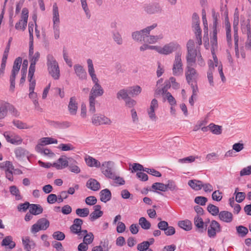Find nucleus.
Masks as SVG:
<instances>
[{"label":"nucleus","instance_id":"nucleus-1","mask_svg":"<svg viewBox=\"0 0 251 251\" xmlns=\"http://www.w3.org/2000/svg\"><path fill=\"white\" fill-rule=\"evenodd\" d=\"M213 60H209L208 62V70L207 72V77L210 86H214L213 81V74L218 72L220 75L223 82L226 81V77L223 71V66L221 62H219L218 59L214 53L212 51Z\"/></svg>","mask_w":251,"mask_h":251},{"label":"nucleus","instance_id":"nucleus-2","mask_svg":"<svg viewBox=\"0 0 251 251\" xmlns=\"http://www.w3.org/2000/svg\"><path fill=\"white\" fill-rule=\"evenodd\" d=\"M87 63L88 73L91 78L93 83H94V85L91 90L89 97H92L95 98L100 97L103 94L104 90L100 85L99 80L95 73L92 60L90 58L88 59L87 60Z\"/></svg>","mask_w":251,"mask_h":251},{"label":"nucleus","instance_id":"nucleus-3","mask_svg":"<svg viewBox=\"0 0 251 251\" xmlns=\"http://www.w3.org/2000/svg\"><path fill=\"white\" fill-rule=\"evenodd\" d=\"M47 65L49 74L55 80L60 77V70L58 62L52 54L47 56Z\"/></svg>","mask_w":251,"mask_h":251},{"label":"nucleus","instance_id":"nucleus-4","mask_svg":"<svg viewBox=\"0 0 251 251\" xmlns=\"http://www.w3.org/2000/svg\"><path fill=\"white\" fill-rule=\"evenodd\" d=\"M53 32L55 40L60 37V19L58 7L56 3L53 5L52 9Z\"/></svg>","mask_w":251,"mask_h":251},{"label":"nucleus","instance_id":"nucleus-5","mask_svg":"<svg viewBox=\"0 0 251 251\" xmlns=\"http://www.w3.org/2000/svg\"><path fill=\"white\" fill-rule=\"evenodd\" d=\"M157 24H153L140 30L135 31L132 33L131 37L133 40L137 42H145V37L147 34H150V32L157 27Z\"/></svg>","mask_w":251,"mask_h":251},{"label":"nucleus","instance_id":"nucleus-6","mask_svg":"<svg viewBox=\"0 0 251 251\" xmlns=\"http://www.w3.org/2000/svg\"><path fill=\"white\" fill-rule=\"evenodd\" d=\"M181 56L182 52L180 51H178L175 53L172 67L173 74L175 76H180L183 74V69Z\"/></svg>","mask_w":251,"mask_h":251},{"label":"nucleus","instance_id":"nucleus-7","mask_svg":"<svg viewBox=\"0 0 251 251\" xmlns=\"http://www.w3.org/2000/svg\"><path fill=\"white\" fill-rule=\"evenodd\" d=\"M22 59L21 57H19L17 58L13 64V68L11 72V75L10 77V90L12 91H14L15 84V78L16 75L19 73L21 64Z\"/></svg>","mask_w":251,"mask_h":251},{"label":"nucleus","instance_id":"nucleus-8","mask_svg":"<svg viewBox=\"0 0 251 251\" xmlns=\"http://www.w3.org/2000/svg\"><path fill=\"white\" fill-rule=\"evenodd\" d=\"M100 170L101 173L108 178L114 177V174L116 173L114 169V163L111 161L103 162L100 164Z\"/></svg>","mask_w":251,"mask_h":251},{"label":"nucleus","instance_id":"nucleus-9","mask_svg":"<svg viewBox=\"0 0 251 251\" xmlns=\"http://www.w3.org/2000/svg\"><path fill=\"white\" fill-rule=\"evenodd\" d=\"M180 46L176 42H171L160 47L159 54L168 55L173 52L180 50Z\"/></svg>","mask_w":251,"mask_h":251},{"label":"nucleus","instance_id":"nucleus-10","mask_svg":"<svg viewBox=\"0 0 251 251\" xmlns=\"http://www.w3.org/2000/svg\"><path fill=\"white\" fill-rule=\"evenodd\" d=\"M185 77L188 84L197 83L199 74L192 65H187L185 70Z\"/></svg>","mask_w":251,"mask_h":251},{"label":"nucleus","instance_id":"nucleus-11","mask_svg":"<svg viewBox=\"0 0 251 251\" xmlns=\"http://www.w3.org/2000/svg\"><path fill=\"white\" fill-rule=\"evenodd\" d=\"M28 18V10L26 8H24L22 11L20 20L15 24V28L17 30L24 31L26 27Z\"/></svg>","mask_w":251,"mask_h":251},{"label":"nucleus","instance_id":"nucleus-12","mask_svg":"<svg viewBox=\"0 0 251 251\" xmlns=\"http://www.w3.org/2000/svg\"><path fill=\"white\" fill-rule=\"evenodd\" d=\"M91 120L92 124L96 126L102 125L110 126L112 123L110 118L102 114H94Z\"/></svg>","mask_w":251,"mask_h":251},{"label":"nucleus","instance_id":"nucleus-13","mask_svg":"<svg viewBox=\"0 0 251 251\" xmlns=\"http://www.w3.org/2000/svg\"><path fill=\"white\" fill-rule=\"evenodd\" d=\"M158 108V102L157 100L153 99L151 102L149 108L147 109V112L150 120L153 122H155L158 120V117L155 114V110Z\"/></svg>","mask_w":251,"mask_h":251},{"label":"nucleus","instance_id":"nucleus-14","mask_svg":"<svg viewBox=\"0 0 251 251\" xmlns=\"http://www.w3.org/2000/svg\"><path fill=\"white\" fill-rule=\"evenodd\" d=\"M50 226V222L46 218H41L39 219L37 223L32 225L31 231L32 233H35L40 230H46Z\"/></svg>","mask_w":251,"mask_h":251},{"label":"nucleus","instance_id":"nucleus-15","mask_svg":"<svg viewBox=\"0 0 251 251\" xmlns=\"http://www.w3.org/2000/svg\"><path fill=\"white\" fill-rule=\"evenodd\" d=\"M221 227L219 223L216 221L213 220L207 229V235L210 238H215L217 232H220Z\"/></svg>","mask_w":251,"mask_h":251},{"label":"nucleus","instance_id":"nucleus-16","mask_svg":"<svg viewBox=\"0 0 251 251\" xmlns=\"http://www.w3.org/2000/svg\"><path fill=\"white\" fill-rule=\"evenodd\" d=\"M3 135L6 141L12 144L20 145L23 141L20 136L12 132L6 131Z\"/></svg>","mask_w":251,"mask_h":251},{"label":"nucleus","instance_id":"nucleus-17","mask_svg":"<svg viewBox=\"0 0 251 251\" xmlns=\"http://www.w3.org/2000/svg\"><path fill=\"white\" fill-rule=\"evenodd\" d=\"M144 11L148 14H152L161 11V8L159 3L156 2L146 4L144 6Z\"/></svg>","mask_w":251,"mask_h":251},{"label":"nucleus","instance_id":"nucleus-18","mask_svg":"<svg viewBox=\"0 0 251 251\" xmlns=\"http://www.w3.org/2000/svg\"><path fill=\"white\" fill-rule=\"evenodd\" d=\"M75 73L79 79L83 80L87 79V73L83 67L79 64L74 66Z\"/></svg>","mask_w":251,"mask_h":251},{"label":"nucleus","instance_id":"nucleus-19","mask_svg":"<svg viewBox=\"0 0 251 251\" xmlns=\"http://www.w3.org/2000/svg\"><path fill=\"white\" fill-rule=\"evenodd\" d=\"M242 31L247 34V40L245 43V48L247 50H251V25L248 23L245 26L242 27Z\"/></svg>","mask_w":251,"mask_h":251},{"label":"nucleus","instance_id":"nucleus-20","mask_svg":"<svg viewBox=\"0 0 251 251\" xmlns=\"http://www.w3.org/2000/svg\"><path fill=\"white\" fill-rule=\"evenodd\" d=\"M69 161L67 160L65 156L60 157L56 162L52 164V167L58 170H61L68 166Z\"/></svg>","mask_w":251,"mask_h":251},{"label":"nucleus","instance_id":"nucleus-21","mask_svg":"<svg viewBox=\"0 0 251 251\" xmlns=\"http://www.w3.org/2000/svg\"><path fill=\"white\" fill-rule=\"evenodd\" d=\"M82 224L83 220L82 219L79 218L75 219L73 225L70 227L71 231L75 234H79V232L81 231Z\"/></svg>","mask_w":251,"mask_h":251},{"label":"nucleus","instance_id":"nucleus-22","mask_svg":"<svg viewBox=\"0 0 251 251\" xmlns=\"http://www.w3.org/2000/svg\"><path fill=\"white\" fill-rule=\"evenodd\" d=\"M198 52L196 50H187L186 55L187 65H192L193 63L196 62V56H198Z\"/></svg>","mask_w":251,"mask_h":251},{"label":"nucleus","instance_id":"nucleus-23","mask_svg":"<svg viewBox=\"0 0 251 251\" xmlns=\"http://www.w3.org/2000/svg\"><path fill=\"white\" fill-rule=\"evenodd\" d=\"M22 243L24 249L26 251H30L35 246L34 241L31 240L29 237L22 238Z\"/></svg>","mask_w":251,"mask_h":251},{"label":"nucleus","instance_id":"nucleus-24","mask_svg":"<svg viewBox=\"0 0 251 251\" xmlns=\"http://www.w3.org/2000/svg\"><path fill=\"white\" fill-rule=\"evenodd\" d=\"M163 38V36L162 34L158 35H152L150 34H147L145 37L144 43L149 44H153L157 42L159 40Z\"/></svg>","mask_w":251,"mask_h":251},{"label":"nucleus","instance_id":"nucleus-25","mask_svg":"<svg viewBox=\"0 0 251 251\" xmlns=\"http://www.w3.org/2000/svg\"><path fill=\"white\" fill-rule=\"evenodd\" d=\"M68 109L71 115H75L76 114L77 110V103L75 97H71L68 104Z\"/></svg>","mask_w":251,"mask_h":251},{"label":"nucleus","instance_id":"nucleus-26","mask_svg":"<svg viewBox=\"0 0 251 251\" xmlns=\"http://www.w3.org/2000/svg\"><path fill=\"white\" fill-rule=\"evenodd\" d=\"M219 219L226 223H230L232 221L233 216L231 212L222 211L219 214Z\"/></svg>","mask_w":251,"mask_h":251},{"label":"nucleus","instance_id":"nucleus-27","mask_svg":"<svg viewBox=\"0 0 251 251\" xmlns=\"http://www.w3.org/2000/svg\"><path fill=\"white\" fill-rule=\"evenodd\" d=\"M1 245L9 249H12L15 247L16 244L13 241V238L11 236H7L2 240Z\"/></svg>","mask_w":251,"mask_h":251},{"label":"nucleus","instance_id":"nucleus-28","mask_svg":"<svg viewBox=\"0 0 251 251\" xmlns=\"http://www.w3.org/2000/svg\"><path fill=\"white\" fill-rule=\"evenodd\" d=\"M85 161L89 167L96 168H100V167L101 164L100 162L92 156L87 155L85 157Z\"/></svg>","mask_w":251,"mask_h":251},{"label":"nucleus","instance_id":"nucleus-29","mask_svg":"<svg viewBox=\"0 0 251 251\" xmlns=\"http://www.w3.org/2000/svg\"><path fill=\"white\" fill-rule=\"evenodd\" d=\"M100 200L104 203L108 201L111 199V193L108 189H104L100 192Z\"/></svg>","mask_w":251,"mask_h":251},{"label":"nucleus","instance_id":"nucleus-30","mask_svg":"<svg viewBox=\"0 0 251 251\" xmlns=\"http://www.w3.org/2000/svg\"><path fill=\"white\" fill-rule=\"evenodd\" d=\"M86 186L94 191L99 190L100 187V183L96 179L93 178H90L87 181Z\"/></svg>","mask_w":251,"mask_h":251},{"label":"nucleus","instance_id":"nucleus-31","mask_svg":"<svg viewBox=\"0 0 251 251\" xmlns=\"http://www.w3.org/2000/svg\"><path fill=\"white\" fill-rule=\"evenodd\" d=\"M194 223L200 231L202 232L203 231L204 226L206 224V222L204 223L202 218H201L199 215H197L194 217Z\"/></svg>","mask_w":251,"mask_h":251},{"label":"nucleus","instance_id":"nucleus-32","mask_svg":"<svg viewBox=\"0 0 251 251\" xmlns=\"http://www.w3.org/2000/svg\"><path fill=\"white\" fill-rule=\"evenodd\" d=\"M29 210L32 215H37L43 212V209L40 204H30Z\"/></svg>","mask_w":251,"mask_h":251},{"label":"nucleus","instance_id":"nucleus-33","mask_svg":"<svg viewBox=\"0 0 251 251\" xmlns=\"http://www.w3.org/2000/svg\"><path fill=\"white\" fill-rule=\"evenodd\" d=\"M188 184L192 189L195 191L200 190L202 188V181L196 179L189 180Z\"/></svg>","mask_w":251,"mask_h":251},{"label":"nucleus","instance_id":"nucleus-34","mask_svg":"<svg viewBox=\"0 0 251 251\" xmlns=\"http://www.w3.org/2000/svg\"><path fill=\"white\" fill-rule=\"evenodd\" d=\"M112 37L114 42L119 46L124 43V39L121 34L119 31H112Z\"/></svg>","mask_w":251,"mask_h":251},{"label":"nucleus","instance_id":"nucleus-35","mask_svg":"<svg viewBox=\"0 0 251 251\" xmlns=\"http://www.w3.org/2000/svg\"><path fill=\"white\" fill-rule=\"evenodd\" d=\"M178 225L180 228L186 231L190 230L192 227V223L188 220L179 221Z\"/></svg>","mask_w":251,"mask_h":251},{"label":"nucleus","instance_id":"nucleus-36","mask_svg":"<svg viewBox=\"0 0 251 251\" xmlns=\"http://www.w3.org/2000/svg\"><path fill=\"white\" fill-rule=\"evenodd\" d=\"M196 159H199L201 160V157L199 156H189L183 158L179 159L178 160V162L180 163L184 164V163H190L193 162L195 161Z\"/></svg>","mask_w":251,"mask_h":251},{"label":"nucleus","instance_id":"nucleus-37","mask_svg":"<svg viewBox=\"0 0 251 251\" xmlns=\"http://www.w3.org/2000/svg\"><path fill=\"white\" fill-rule=\"evenodd\" d=\"M12 123L14 126L20 129H29L31 127V126L27 125L26 123L17 120H13Z\"/></svg>","mask_w":251,"mask_h":251},{"label":"nucleus","instance_id":"nucleus-38","mask_svg":"<svg viewBox=\"0 0 251 251\" xmlns=\"http://www.w3.org/2000/svg\"><path fill=\"white\" fill-rule=\"evenodd\" d=\"M7 114V104L3 102H0V120L4 119Z\"/></svg>","mask_w":251,"mask_h":251},{"label":"nucleus","instance_id":"nucleus-39","mask_svg":"<svg viewBox=\"0 0 251 251\" xmlns=\"http://www.w3.org/2000/svg\"><path fill=\"white\" fill-rule=\"evenodd\" d=\"M141 88L138 85H135L128 88V93L132 96H137L141 92Z\"/></svg>","mask_w":251,"mask_h":251},{"label":"nucleus","instance_id":"nucleus-40","mask_svg":"<svg viewBox=\"0 0 251 251\" xmlns=\"http://www.w3.org/2000/svg\"><path fill=\"white\" fill-rule=\"evenodd\" d=\"M236 229L238 236L241 237H245L249 231L248 229L243 226H237Z\"/></svg>","mask_w":251,"mask_h":251},{"label":"nucleus","instance_id":"nucleus-41","mask_svg":"<svg viewBox=\"0 0 251 251\" xmlns=\"http://www.w3.org/2000/svg\"><path fill=\"white\" fill-rule=\"evenodd\" d=\"M139 224L141 227L146 230H148L151 228V223L147 220L145 217H141L139 220Z\"/></svg>","mask_w":251,"mask_h":251},{"label":"nucleus","instance_id":"nucleus-42","mask_svg":"<svg viewBox=\"0 0 251 251\" xmlns=\"http://www.w3.org/2000/svg\"><path fill=\"white\" fill-rule=\"evenodd\" d=\"M208 128L214 134L219 135L222 133V126L211 124L208 126Z\"/></svg>","mask_w":251,"mask_h":251},{"label":"nucleus","instance_id":"nucleus-43","mask_svg":"<svg viewBox=\"0 0 251 251\" xmlns=\"http://www.w3.org/2000/svg\"><path fill=\"white\" fill-rule=\"evenodd\" d=\"M57 148L62 151H74L75 149V147L70 143L60 144L58 145Z\"/></svg>","mask_w":251,"mask_h":251},{"label":"nucleus","instance_id":"nucleus-44","mask_svg":"<svg viewBox=\"0 0 251 251\" xmlns=\"http://www.w3.org/2000/svg\"><path fill=\"white\" fill-rule=\"evenodd\" d=\"M75 212L78 216L84 218L89 214V210L88 208H77Z\"/></svg>","mask_w":251,"mask_h":251},{"label":"nucleus","instance_id":"nucleus-45","mask_svg":"<svg viewBox=\"0 0 251 251\" xmlns=\"http://www.w3.org/2000/svg\"><path fill=\"white\" fill-rule=\"evenodd\" d=\"M9 191L12 195L15 196L16 200H20L22 199L19 190L16 186L13 185L10 186L9 188Z\"/></svg>","mask_w":251,"mask_h":251},{"label":"nucleus","instance_id":"nucleus-46","mask_svg":"<svg viewBox=\"0 0 251 251\" xmlns=\"http://www.w3.org/2000/svg\"><path fill=\"white\" fill-rule=\"evenodd\" d=\"M68 160L70 161V162L72 161L73 162L75 163L74 164H72L69 166V168L70 171L75 174L79 173L80 172V169L77 165H75V164H76V162L72 158H69Z\"/></svg>","mask_w":251,"mask_h":251},{"label":"nucleus","instance_id":"nucleus-47","mask_svg":"<svg viewBox=\"0 0 251 251\" xmlns=\"http://www.w3.org/2000/svg\"><path fill=\"white\" fill-rule=\"evenodd\" d=\"M40 142L44 145H47L51 144H57V140L56 139L51 137H44L40 139Z\"/></svg>","mask_w":251,"mask_h":251},{"label":"nucleus","instance_id":"nucleus-48","mask_svg":"<svg viewBox=\"0 0 251 251\" xmlns=\"http://www.w3.org/2000/svg\"><path fill=\"white\" fill-rule=\"evenodd\" d=\"M96 98L92 97H89V111L91 113H94L96 112L95 105L96 103Z\"/></svg>","mask_w":251,"mask_h":251},{"label":"nucleus","instance_id":"nucleus-49","mask_svg":"<svg viewBox=\"0 0 251 251\" xmlns=\"http://www.w3.org/2000/svg\"><path fill=\"white\" fill-rule=\"evenodd\" d=\"M151 188L155 190H159L162 192L166 191V184L160 182L154 183L152 185Z\"/></svg>","mask_w":251,"mask_h":251},{"label":"nucleus","instance_id":"nucleus-50","mask_svg":"<svg viewBox=\"0 0 251 251\" xmlns=\"http://www.w3.org/2000/svg\"><path fill=\"white\" fill-rule=\"evenodd\" d=\"M207 209L213 216L217 215L220 213L218 207L212 204H209L207 205Z\"/></svg>","mask_w":251,"mask_h":251},{"label":"nucleus","instance_id":"nucleus-51","mask_svg":"<svg viewBox=\"0 0 251 251\" xmlns=\"http://www.w3.org/2000/svg\"><path fill=\"white\" fill-rule=\"evenodd\" d=\"M166 191L169 189L172 192L177 190L178 187L176 182L173 180H168L166 184Z\"/></svg>","mask_w":251,"mask_h":251},{"label":"nucleus","instance_id":"nucleus-52","mask_svg":"<svg viewBox=\"0 0 251 251\" xmlns=\"http://www.w3.org/2000/svg\"><path fill=\"white\" fill-rule=\"evenodd\" d=\"M128 89L126 90L125 89H122L120 90L117 94V98L118 99H120V98L125 100L129 98L128 97Z\"/></svg>","mask_w":251,"mask_h":251},{"label":"nucleus","instance_id":"nucleus-53","mask_svg":"<svg viewBox=\"0 0 251 251\" xmlns=\"http://www.w3.org/2000/svg\"><path fill=\"white\" fill-rule=\"evenodd\" d=\"M213 36L212 38H211V44L212 47V48H214L215 47H217V28H213Z\"/></svg>","mask_w":251,"mask_h":251},{"label":"nucleus","instance_id":"nucleus-54","mask_svg":"<svg viewBox=\"0 0 251 251\" xmlns=\"http://www.w3.org/2000/svg\"><path fill=\"white\" fill-rule=\"evenodd\" d=\"M238 189L237 188L235 190L234 194L235 195L236 201L239 203L242 202L246 197V195L244 192H237V190Z\"/></svg>","mask_w":251,"mask_h":251},{"label":"nucleus","instance_id":"nucleus-55","mask_svg":"<svg viewBox=\"0 0 251 251\" xmlns=\"http://www.w3.org/2000/svg\"><path fill=\"white\" fill-rule=\"evenodd\" d=\"M80 2L82 8L83 9L86 17L88 18H89L91 16V14L87 5L86 0H80Z\"/></svg>","mask_w":251,"mask_h":251},{"label":"nucleus","instance_id":"nucleus-56","mask_svg":"<svg viewBox=\"0 0 251 251\" xmlns=\"http://www.w3.org/2000/svg\"><path fill=\"white\" fill-rule=\"evenodd\" d=\"M103 213L102 211H94L90 215V220L91 221H94L96 219L101 217L103 215Z\"/></svg>","mask_w":251,"mask_h":251},{"label":"nucleus","instance_id":"nucleus-57","mask_svg":"<svg viewBox=\"0 0 251 251\" xmlns=\"http://www.w3.org/2000/svg\"><path fill=\"white\" fill-rule=\"evenodd\" d=\"M94 235L92 232L86 234L83 238V242L86 244L92 243L94 240Z\"/></svg>","mask_w":251,"mask_h":251},{"label":"nucleus","instance_id":"nucleus-58","mask_svg":"<svg viewBox=\"0 0 251 251\" xmlns=\"http://www.w3.org/2000/svg\"><path fill=\"white\" fill-rule=\"evenodd\" d=\"M173 193L175 198L177 200H180V198L183 197L185 195L183 190L179 189L178 187L177 188V190H175Z\"/></svg>","mask_w":251,"mask_h":251},{"label":"nucleus","instance_id":"nucleus-59","mask_svg":"<svg viewBox=\"0 0 251 251\" xmlns=\"http://www.w3.org/2000/svg\"><path fill=\"white\" fill-rule=\"evenodd\" d=\"M222 193L219 190H216L213 192L212 198L214 201H220L222 199Z\"/></svg>","mask_w":251,"mask_h":251},{"label":"nucleus","instance_id":"nucleus-60","mask_svg":"<svg viewBox=\"0 0 251 251\" xmlns=\"http://www.w3.org/2000/svg\"><path fill=\"white\" fill-rule=\"evenodd\" d=\"M52 237L54 239L59 241H62L65 238V235L62 232L57 231L54 232L52 234Z\"/></svg>","mask_w":251,"mask_h":251},{"label":"nucleus","instance_id":"nucleus-61","mask_svg":"<svg viewBox=\"0 0 251 251\" xmlns=\"http://www.w3.org/2000/svg\"><path fill=\"white\" fill-rule=\"evenodd\" d=\"M149 248V244L148 241H144L137 245V249L139 251H145Z\"/></svg>","mask_w":251,"mask_h":251},{"label":"nucleus","instance_id":"nucleus-62","mask_svg":"<svg viewBox=\"0 0 251 251\" xmlns=\"http://www.w3.org/2000/svg\"><path fill=\"white\" fill-rule=\"evenodd\" d=\"M207 201V199L206 197L202 196H198L195 199V202L201 205H204Z\"/></svg>","mask_w":251,"mask_h":251},{"label":"nucleus","instance_id":"nucleus-63","mask_svg":"<svg viewBox=\"0 0 251 251\" xmlns=\"http://www.w3.org/2000/svg\"><path fill=\"white\" fill-rule=\"evenodd\" d=\"M85 203L89 205H94L97 202V199L94 196H89L85 199Z\"/></svg>","mask_w":251,"mask_h":251},{"label":"nucleus","instance_id":"nucleus-64","mask_svg":"<svg viewBox=\"0 0 251 251\" xmlns=\"http://www.w3.org/2000/svg\"><path fill=\"white\" fill-rule=\"evenodd\" d=\"M251 174V165L244 168L240 172V176H248Z\"/></svg>","mask_w":251,"mask_h":251}]
</instances>
